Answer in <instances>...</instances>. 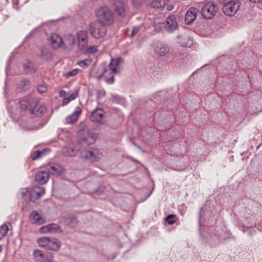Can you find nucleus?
Segmentation results:
<instances>
[{"label": "nucleus", "instance_id": "obj_1", "mask_svg": "<svg viewBox=\"0 0 262 262\" xmlns=\"http://www.w3.org/2000/svg\"><path fill=\"white\" fill-rule=\"evenodd\" d=\"M97 21L110 26L114 23L113 13L112 10L106 6H102L97 9L95 12Z\"/></svg>", "mask_w": 262, "mask_h": 262}, {"label": "nucleus", "instance_id": "obj_2", "mask_svg": "<svg viewBox=\"0 0 262 262\" xmlns=\"http://www.w3.org/2000/svg\"><path fill=\"white\" fill-rule=\"evenodd\" d=\"M106 26L98 21L92 22L89 24V30L93 37L99 39L104 37L106 35Z\"/></svg>", "mask_w": 262, "mask_h": 262}, {"label": "nucleus", "instance_id": "obj_3", "mask_svg": "<svg viewBox=\"0 0 262 262\" xmlns=\"http://www.w3.org/2000/svg\"><path fill=\"white\" fill-rule=\"evenodd\" d=\"M219 10L217 5L213 2H209L203 5L201 9L202 15L206 19H212Z\"/></svg>", "mask_w": 262, "mask_h": 262}, {"label": "nucleus", "instance_id": "obj_4", "mask_svg": "<svg viewBox=\"0 0 262 262\" xmlns=\"http://www.w3.org/2000/svg\"><path fill=\"white\" fill-rule=\"evenodd\" d=\"M80 155L82 158L88 159L92 162L98 161L101 158V154L98 150L93 148L81 149Z\"/></svg>", "mask_w": 262, "mask_h": 262}, {"label": "nucleus", "instance_id": "obj_5", "mask_svg": "<svg viewBox=\"0 0 262 262\" xmlns=\"http://www.w3.org/2000/svg\"><path fill=\"white\" fill-rule=\"evenodd\" d=\"M33 257L36 262H53V254L51 252L36 250L33 252Z\"/></svg>", "mask_w": 262, "mask_h": 262}, {"label": "nucleus", "instance_id": "obj_6", "mask_svg": "<svg viewBox=\"0 0 262 262\" xmlns=\"http://www.w3.org/2000/svg\"><path fill=\"white\" fill-rule=\"evenodd\" d=\"M78 49L83 50L88 46V34L86 31H78L76 34Z\"/></svg>", "mask_w": 262, "mask_h": 262}, {"label": "nucleus", "instance_id": "obj_7", "mask_svg": "<svg viewBox=\"0 0 262 262\" xmlns=\"http://www.w3.org/2000/svg\"><path fill=\"white\" fill-rule=\"evenodd\" d=\"M166 31L169 33L173 32L178 28V24L176 17L171 15L169 16L166 20L165 25Z\"/></svg>", "mask_w": 262, "mask_h": 262}, {"label": "nucleus", "instance_id": "obj_8", "mask_svg": "<svg viewBox=\"0 0 262 262\" xmlns=\"http://www.w3.org/2000/svg\"><path fill=\"white\" fill-rule=\"evenodd\" d=\"M154 51L156 54L161 56H164L169 52L168 46L161 41L156 42Z\"/></svg>", "mask_w": 262, "mask_h": 262}, {"label": "nucleus", "instance_id": "obj_9", "mask_svg": "<svg viewBox=\"0 0 262 262\" xmlns=\"http://www.w3.org/2000/svg\"><path fill=\"white\" fill-rule=\"evenodd\" d=\"M44 188L41 186H35L31 192L30 198L32 202H35L36 200L40 198L45 194Z\"/></svg>", "mask_w": 262, "mask_h": 262}, {"label": "nucleus", "instance_id": "obj_10", "mask_svg": "<svg viewBox=\"0 0 262 262\" xmlns=\"http://www.w3.org/2000/svg\"><path fill=\"white\" fill-rule=\"evenodd\" d=\"M198 10L194 7L190 8L186 12L185 21L186 24H191L196 18Z\"/></svg>", "mask_w": 262, "mask_h": 262}, {"label": "nucleus", "instance_id": "obj_11", "mask_svg": "<svg viewBox=\"0 0 262 262\" xmlns=\"http://www.w3.org/2000/svg\"><path fill=\"white\" fill-rule=\"evenodd\" d=\"M104 112L102 108H96L92 112L90 119L93 122H100L104 117Z\"/></svg>", "mask_w": 262, "mask_h": 262}, {"label": "nucleus", "instance_id": "obj_12", "mask_svg": "<svg viewBox=\"0 0 262 262\" xmlns=\"http://www.w3.org/2000/svg\"><path fill=\"white\" fill-rule=\"evenodd\" d=\"M48 172L53 175H60L63 171V168L57 163L50 164L47 166Z\"/></svg>", "mask_w": 262, "mask_h": 262}, {"label": "nucleus", "instance_id": "obj_13", "mask_svg": "<svg viewBox=\"0 0 262 262\" xmlns=\"http://www.w3.org/2000/svg\"><path fill=\"white\" fill-rule=\"evenodd\" d=\"M31 222L34 224L41 225L45 223V219L41 214L38 213L36 211H33L30 215Z\"/></svg>", "mask_w": 262, "mask_h": 262}, {"label": "nucleus", "instance_id": "obj_14", "mask_svg": "<svg viewBox=\"0 0 262 262\" xmlns=\"http://www.w3.org/2000/svg\"><path fill=\"white\" fill-rule=\"evenodd\" d=\"M62 222L63 224L70 227H74L77 224V220L74 215H67L63 217Z\"/></svg>", "mask_w": 262, "mask_h": 262}, {"label": "nucleus", "instance_id": "obj_15", "mask_svg": "<svg viewBox=\"0 0 262 262\" xmlns=\"http://www.w3.org/2000/svg\"><path fill=\"white\" fill-rule=\"evenodd\" d=\"M60 246L61 243L58 239L53 237H49L47 249L53 251H58L60 248Z\"/></svg>", "mask_w": 262, "mask_h": 262}, {"label": "nucleus", "instance_id": "obj_16", "mask_svg": "<svg viewBox=\"0 0 262 262\" xmlns=\"http://www.w3.org/2000/svg\"><path fill=\"white\" fill-rule=\"evenodd\" d=\"M50 40L52 46L54 49H58L63 43L61 38L57 34H52Z\"/></svg>", "mask_w": 262, "mask_h": 262}, {"label": "nucleus", "instance_id": "obj_17", "mask_svg": "<svg viewBox=\"0 0 262 262\" xmlns=\"http://www.w3.org/2000/svg\"><path fill=\"white\" fill-rule=\"evenodd\" d=\"M30 113L36 117L41 116L46 112V107L45 105H36L35 107L29 108Z\"/></svg>", "mask_w": 262, "mask_h": 262}, {"label": "nucleus", "instance_id": "obj_18", "mask_svg": "<svg viewBox=\"0 0 262 262\" xmlns=\"http://www.w3.org/2000/svg\"><path fill=\"white\" fill-rule=\"evenodd\" d=\"M49 174L48 172L40 171L35 175V180L39 184H45L49 180Z\"/></svg>", "mask_w": 262, "mask_h": 262}, {"label": "nucleus", "instance_id": "obj_19", "mask_svg": "<svg viewBox=\"0 0 262 262\" xmlns=\"http://www.w3.org/2000/svg\"><path fill=\"white\" fill-rule=\"evenodd\" d=\"M81 110L80 107H77L75 111L66 118L67 123L69 124L74 123L78 119Z\"/></svg>", "mask_w": 262, "mask_h": 262}, {"label": "nucleus", "instance_id": "obj_20", "mask_svg": "<svg viewBox=\"0 0 262 262\" xmlns=\"http://www.w3.org/2000/svg\"><path fill=\"white\" fill-rule=\"evenodd\" d=\"M178 42L181 45V46L190 48L193 43V40L189 37H183L182 36H179L178 37Z\"/></svg>", "mask_w": 262, "mask_h": 262}, {"label": "nucleus", "instance_id": "obj_21", "mask_svg": "<svg viewBox=\"0 0 262 262\" xmlns=\"http://www.w3.org/2000/svg\"><path fill=\"white\" fill-rule=\"evenodd\" d=\"M78 149L73 146H66L62 150V154L66 157H73L76 155Z\"/></svg>", "mask_w": 262, "mask_h": 262}, {"label": "nucleus", "instance_id": "obj_22", "mask_svg": "<svg viewBox=\"0 0 262 262\" xmlns=\"http://www.w3.org/2000/svg\"><path fill=\"white\" fill-rule=\"evenodd\" d=\"M120 58H115L111 60L110 63V68L112 73H118L119 72V63Z\"/></svg>", "mask_w": 262, "mask_h": 262}, {"label": "nucleus", "instance_id": "obj_23", "mask_svg": "<svg viewBox=\"0 0 262 262\" xmlns=\"http://www.w3.org/2000/svg\"><path fill=\"white\" fill-rule=\"evenodd\" d=\"M240 6L239 0H230V16L234 15L237 12Z\"/></svg>", "mask_w": 262, "mask_h": 262}, {"label": "nucleus", "instance_id": "obj_24", "mask_svg": "<svg viewBox=\"0 0 262 262\" xmlns=\"http://www.w3.org/2000/svg\"><path fill=\"white\" fill-rule=\"evenodd\" d=\"M115 12L116 13L123 17L125 15V10L124 5L123 3L120 2H117L115 4Z\"/></svg>", "mask_w": 262, "mask_h": 262}, {"label": "nucleus", "instance_id": "obj_25", "mask_svg": "<svg viewBox=\"0 0 262 262\" xmlns=\"http://www.w3.org/2000/svg\"><path fill=\"white\" fill-rule=\"evenodd\" d=\"M24 69L26 74L34 73L36 71L34 64L32 62L28 61L23 65Z\"/></svg>", "mask_w": 262, "mask_h": 262}, {"label": "nucleus", "instance_id": "obj_26", "mask_svg": "<svg viewBox=\"0 0 262 262\" xmlns=\"http://www.w3.org/2000/svg\"><path fill=\"white\" fill-rule=\"evenodd\" d=\"M75 43V38L73 35L69 34L65 36L63 45L66 47H72Z\"/></svg>", "mask_w": 262, "mask_h": 262}, {"label": "nucleus", "instance_id": "obj_27", "mask_svg": "<svg viewBox=\"0 0 262 262\" xmlns=\"http://www.w3.org/2000/svg\"><path fill=\"white\" fill-rule=\"evenodd\" d=\"M219 2L223 5L222 10L224 13L229 16V0H218Z\"/></svg>", "mask_w": 262, "mask_h": 262}, {"label": "nucleus", "instance_id": "obj_28", "mask_svg": "<svg viewBox=\"0 0 262 262\" xmlns=\"http://www.w3.org/2000/svg\"><path fill=\"white\" fill-rule=\"evenodd\" d=\"M96 136L94 134L92 135L90 137H88V138H82L79 141L80 144H84L86 143L88 145H91L93 144L96 140Z\"/></svg>", "mask_w": 262, "mask_h": 262}, {"label": "nucleus", "instance_id": "obj_29", "mask_svg": "<svg viewBox=\"0 0 262 262\" xmlns=\"http://www.w3.org/2000/svg\"><path fill=\"white\" fill-rule=\"evenodd\" d=\"M107 72V70L104 69L102 73V74L98 77V79L100 78L101 77L105 78V82L108 84H112L114 82V77L113 75H111L110 77H106L105 74Z\"/></svg>", "mask_w": 262, "mask_h": 262}, {"label": "nucleus", "instance_id": "obj_30", "mask_svg": "<svg viewBox=\"0 0 262 262\" xmlns=\"http://www.w3.org/2000/svg\"><path fill=\"white\" fill-rule=\"evenodd\" d=\"M30 81L26 79H21L18 83L19 88L23 91H25L26 90L28 89Z\"/></svg>", "mask_w": 262, "mask_h": 262}, {"label": "nucleus", "instance_id": "obj_31", "mask_svg": "<svg viewBox=\"0 0 262 262\" xmlns=\"http://www.w3.org/2000/svg\"><path fill=\"white\" fill-rule=\"evenodd\" d=\"M48 237H43L37 239V243L40 247L44 248L47 249L48 243L49 242Z\"/></svg>", "mask_w": 262, "mask_h": 262}, {"label": "nucleus", "instance_id": "obj_32", "mask_svg": "<svg viewBox=\"0 0 262 262\" xmlns=\"http://www.w3.org/2000/svg\"><path fill=\"white\" fill-rule=\"evenodd\" d=\"M45 155V151L43 150H35L34 152H32L31 155V157L33 160H36L40 157H41L43 155Z\"/></svg>", "mask_w": 262, "mask_h": 262}, {"label": "nucleus", "instance_id": "obj_33", "mask_svg": "<svg viewBox=\"0 0 262 262\" xmlns=\"http://www.w3.org/2000/svg\"><path fill=\"white\" fill-rule=\"evenodd\" d=\"M49 226L51 233L62 232L60 226L57 224L52 223L49 224Z\"/></svg>", "mask_w": 262, "mask_h": 262}, {"label": "nucleus", "instance_id": "obj_34", "mask_svg": "<svg viewBox=\"0 0 262 262\" xmlns=\"http://www.w3.org/2000/svg\"><path fill=\"white\" fill-rule=\"evenodd\" d=\"M39 56L44 59H49L51 58V53L50 52L46 49H41L40 50V53Z\"/></svg>", "mask_w": 262, "mask_h": 262}, {"label": "nucleus", "instance_id": "obj_35", "mask_svg": "<svg viewBox=\"0 0 262 262\" xmlns=\"http://www.w3.org/2000/svg\"><path fill=\"white\" fill-rule=\"evenodd\" d=\"M8 230V227L5 224L2 225L0 227V240L4 238L7 234Z\"/></svg>", "mask_w": 262, "mask_h": 262}, {"label": "nucleus", "instance_id": "obj_36", "mask_svg": "<svg viewBox=\"0 0 262 262\" xmlns=\"http://www.w3.org/2000/svg\"><path fill=\"white\" fill-rule=\"evenodd\" d=\"M111 101H112V102L115 103L123 104L124 103V99L121 98L118 95H112L111 98Z\"/></svg>", "mask_w": 262, "mask_h": 262}, {"label": "nucleus", "instance_id": "obj_37", "mask_svg": "<svg viewBox=\"0 0 262 262\" xmlns=\"http://www.w3.org/2000/svg\"><path fill=\"white\" fill-rule=\"evenodd\" d=\"M29 105L28 98H24L23 100L20 101V106L22 110H26L29 107Z\"/></svg>", "mask_w": 262, "mask_h": 262}, {"label": "nucleus", "instance_id": "obj_38", "mask_svg": "<svg viewBox=\"0 0 262 262\" xmlns=\"http://www.w3.org/2000/svg\"><path fill=\"white\" fill-rule=\"evenodd\" d=\"M174 217V215L170 214L167 216L166 221L169 225H173L176 223V221L173 219Z\"/></svg>", "mask_w": 262, "mask_h": 262}, {"label": "nucleus", "instance_id": "obj_39", "mask_svg": "<svg viewBox=\"0 0 262 262\" xmlns=\"http://www.w3.org/2000/svg\"><path fill=\"white\" fill-rule=\"evenodd\" d=\"M39 232L42 233H50L49 224L47 225L44 226H42L41 228H40Z\"/></svg>", "mask_w": 262, "mask_h": 262}, {"label": "nucleus", "instance_id": "obj_40", "mask_svg": "<svg viewBox=\"0 0 262 262\" xmlns=\"http://www.w3.org/2000/svg\"><path fill=\"white\" fill-rule=\"evenodd\" d=\"M90 63V60L85 59L83 60L80 61L78 62V65L81 67V68H86L89 64Z\"/></svg>", "mask_w": 262, "mask_h": 262}, {"label": "nucleus", "instance_id": "obj_41", "mask_svg": "<svg viewBox=\"0 0 262 262\" xmlns=\"http://www.w3.org/2000/svg\"><path fill=\"white\" fill-rule=\"evenodd\" d=\"M78 69H75L72 71L68 72L66 74V76L67 77H71L76 75L77 74Z\"/></svg>", "mask_w": 262, "mask_h": 262}, {"label": "nucleus", "instance_id": "obj_42", "mask_svg": "<svg viewBox=\"0 0 262 262\" xmlns=\"http://www.w3.org/2000/svg\"><path fill=\"white\" fill-rule=\"evenodd\" d=\"M86 48V53L93 54V53L96 52V51H97V49H96V47L94 46H91L89 48L87 47Z\"/></svg>", "mask_w": 262, "mask_h": 262}, {"label": "nucleus", "instance_id": "obj_43", "mask_svg": "<svg viewBox=\"0 0 262 262\" xmlns=\"http://www.w3.org/2000/svg\"><path fill=\"white\" fill-rule=\"evenodd\" d=\"M38 91L40 93H45L47 91V88L46 86L42 84L38 85L37 88Z\"/></svg>", "mask_w": 262, "mask_h": 262}, {"label": "nucleus", "instance_id": "obj_44", "mask_svg": "<svg viewBox=\"0 0 262 262\" xmlns=\"http://www.w3.org/2000/svg\"><path fill=\"white\" fill-rule=\"evenodd\" d=\"M143 1L144 0H132V3L135 7H137L140 6Z\"/></svg>", "mask_w": 262, "mask_h": 262}, {"label": "nucleus", "instance_id": "obj_45", "mask_svg": "<svg viewBox=\"0 0 262 262\" xmlns=\"http://www.w3.org/2000/svg\"><path fill=\"white\" fill-rule=\"evenodd\" d=\"M139 30H140L139 27H136L133 28L132 30V33L130 35V36L133 37L134 35H135L136 34H137L138 33Z\"/></svg>", "mask_w": 262, "mask_h": 262}, {"label": "nucleus", "instance_id": "obj_46", "mask_svg": "<svg viewBox=\"0 0 262 262\" xmlns=\"http://www.w3.org/2000/svg\"><path fill=\"white\" fill-rule=\"evenodd\" d=\"M77 92L76 91H75L74 92H72L71 94H68V97H70V98L72 100L76 98L77 97Z\"/></svg>", "mask_w": 262, "mask_h": 262}, {"label": "nucleus", "instance_id": "obj_47", "mask_svg": "<svg viewBox=\"0 0 262 262\" xmlns=\"http://www.w3.org/2000/svg\"><path fill=\"white\" fill-rule=\"evenodd\" d=\"M152 6L154 7H159L160 6H161L160 1L159 0H155L154 2H152Z\"/></svg>", "mask_w": 262, "mask_h": 262}, {"label": "nucleus", "instance_id": "obj_48", "mask_svg": "<svg viewBox=\"0 0 262 262\" xmlns=\"http://www.w3.org/2000/svg\"><path fill=\"white\" fill-rule=\"evenodd\" d=\"M71 100H72L70 98V97L67 96V97H66V98H64L63 99V105H67Z\"/></svg>", "mask_w": 262, "mask_h": 262}, {"label": "nucleus", "instance_id": "obj_49", "mask_svg": "<svg viewBox=\"0 0 262 262\" xmlns=\"http://www.w3.org/2000/svg\"><path fill=\"white\" fill-rule=\"evenodd\" d=\"M66 92L64 91H61L59 92V96L60 97H64L66 96Z\"/></svg>", "mask_w": 262, "mask_h": 262}, {"label": "nucleus", "instance_id": "obj_50", "mask_svg": "<svg viewBox=\"0 0 262 262\" xmlns=\"http://www.w3.org/2000/svg\"><path fill=\"white\" fill-rule=\"evenodd\" d=\"M250 2L254 3H262V0H249Z\"/></svg>", "mask_w": 262, "mask_h": 262}, {"label": "nucleus", "instance_id": "obj_51", "mask_svg": "<svg viewBox=\"0 0 262 262\" xmlns=\"http://www.w3.org/2000/svg\"><path fill=\"white\" fill-rule=\"evenodd\" d=\"M27 192V190L26 189H25L23 190V191L21 192V193H22V196H24L25 195V194Z\"/></svg>", "mask_w": 262, "mask_h": 262}, {"label": "nucleus", "instance_id": "obj_52", "mask_svg": "<svg viewBox=\"0 0 262 262\" xmlns=\"http://www.w3.org/2000/svg\"><path fill=\"white\" fill-rule=\"evenodd\" d=\"M168 8H169V9H168V10H170V9H171V7H170V6H168Z\"/></svg>", "mask_w": 262, "mask_h": 262}, {"label": "nucleus", "instance_id": "obj_53", "mask_svg": "<svg viewBox=\"0 0 262 262\" xmlns=\"http://www.w3.org/2000/svg\"><path fill=\"white\" fill-rule=\"evenodd\" d=\"M168 8H169V9H168V10H170V9H171V7H170V6H168Z\"/></svg>", "mask_w": 262, "mask_h": 262}, {"label": "nucleus", "instance_id": "obj_54", "mask_svg": "<svg viewBox=\"0 0 262 262\" xmlns=\"http://www.w3.org/2000/svg\"><path fill=\"white\" fill-rule=\"evenodd\" d=\"M168 8H169V9H168V10H170V9H171V7H170V6H168Z\"/></svg>", "mask_w": 262, "mask_h": 262}, {"label": "nucleus", "instance_id": "obj_55", "mask_svg": "<svg viewBox=\"0 0 262 262\" xmlns=\"http://www.w3.org/2000/svg\"><path fill=\"white\" fill-rule=\"evenodd\" d=\"M168 8H169V9H168V10H170V9H171V7H170V6H168Z\"/></svg>", "mask_w": 262, "mask_h": 262}, {"label": "nucleus", "instance_id": "obj_56", "mask_svg": "<svg viewBox=\"0 0 262 262\" xmlns=\"http://www.w3.org/2000/svg\"><path fill=\"white\" fill-rule=\"evenodd\" d=\"M2 250V247L0 245V251Z\"/></svg>", "mask_w": 262, "mask_h": 262}, {"label": "nucleus", "instance_id": "obj_57", "mask_svg": "<svg viewBox=\"0 0 262 262\" xmlns=\"http://www.w3.org/2000/svg\"><path fill=\"white\" fill-rule=\"evenodd\" d=\"M262 111V110H261V112Z\"/></svg>", "mask_w": 262, "mask_h": 262}]
</instances>
